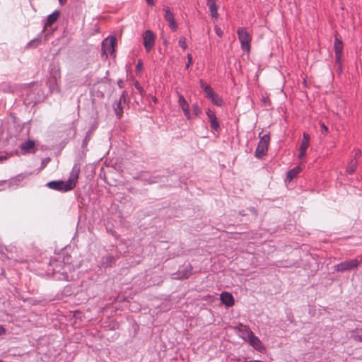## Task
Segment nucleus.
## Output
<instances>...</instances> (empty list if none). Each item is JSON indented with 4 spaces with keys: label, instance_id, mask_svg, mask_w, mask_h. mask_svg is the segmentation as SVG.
I'll list each match as a JSON object with an SVG mask.
<instances>
[{
    "label": "nucleus",
    "instance_id": "31",
    "mask_svg": "<svg viewBox=\"0 0 362 362\" xmlns=\"http://www.w3.org/2000/svg\"><path fill=\"white\" fill-rule=\"evenodd\" d=\"M178 44L183 49H187V45L186 43V38L185 37H181L179 39Z\"/></svg>",
    "mask_w": 362,
    "mask_h": 362
},
{
    "label": "nucleus",
    "instance_id": "32",
    "mask_svg": "<svg viewBox=\"0 0 362 362\" xmlns=\"http://www.w3.org/2000/svg\"><path fill=\"white\" fill-rule=\"evenodd\" d=\"M206 4L209 9L218 7L216 3V0H206Z\"/></svg>",
    "mask_w": 362,
    "mask_h": 362
},
{
    "label": "nucleus",
    "instance_id": "15",
    "mask_svg": "<svg viewBox=\"0 0 362 362\" xmlns=\"http://www.w3.org/2000/svg\"><path fill=\"white\" fill-rule=\"evenodd\" d=\"M237 329L240 332V337L245 341L250 336V332H253L248 327L243 324H240Z\"/></svg>",
    "mask_w": 362,
    "mask_h": 362
},
{
    "label": "nucleus",
    "instance_id": "23",
    "mask_svg": "<svg viewBox=\"0 0 362 362\" xmlns=\"http://www.w3.org/2000/svg\"><path fill=\"white\" fill-rule=\"evenodd\" d=\"M334 48L335 53H342L343 43L342 41L337 37L335 38Z\"/></svg>",
    "mask_w": 362,
    "mask_h": 362
},
{
    "label": "nucleus",
    "instance_id": "47",
    "mask_svg": "<svg viewBox=\"0 0 362 362\" xmlns=\"http://www.w3.org/2000/svg\"><path fill=\"white\" fill-rule=\"evenodd\" d=\"M146 3L150 5V6H153L154 5V0H146Z\"/></svg>",
    "mask_w": 362,
    "mask_h": 362
},
{
    "label": "nucleus",
    "instance_id": "10",
    "mask_svg": "<svg viewBox=\"0 0 362 362\" xmlns=\"http://www.w3.org/2000/svg\"><path fill=\"white\" fill-rule=\"evenodd\" d=\"M164 11V18L166 21L168 22V25L170 28L173 31H175L177 28V25L176 23V21L174 18V15L173 12L170 11V9L168 7H165L163 8Z\"/></svg>",
    "mask_w": 362,
    "mask_h": 362
},
{
    "label": "nucleus",
    "instance_id": "18",
    "mask_svg": "<svg viewBox=\"0 0 362 362\" xmlns=\"http://www.w3.org/2000/svg\"><path fill=\"white\" fill-rule=\"evenodd\" d=\"M208 99H209L214 105L218 107L222 106L223 103L222 98L216 93L209 96Z\"/></svg>",
    "mask_w": 362,
    "mask_h": 362
},
{
    "label": "nucleus",
    "instance_id": "25",
    "mask_svg": "<svg viewBox=\"0 0 362 362\" xmlns=\"http://www.w3.org/2000/svg\"><path fill=\"white\" fill-rule=\"evenodd\" d=\"M352 338L354 339V340L362 343V328L360 329H357L356 331V333L352 335Z\"/></svg>",
    "mask_w": 362,
    "mask_h": 362
},
{
    "label": "nucleus",
    "instance_id": "48",
    "mask_svg": "<svg viewBox=\"0 0 362 362\" xmlns=\"http://www.w3.org/2000/svg\"><path fill=\"white\" fill-rule=\"evenodd\" d=\"M6 330L4 327L0 326V335L4 334L5 333Z\"/></svg>",
    "mask_w": 362,
    "mask_h": 362
},
{
    "label": "nucleus",
    "instance_id": "17",
    "mask_svg": "<svg viewBox=\"0 0 362 362\" xmlns=\"http://www.w3.org/2000/svg\"><path fill=\"white\" fill-rule=\"evenodd\" d=\"M59 11H54L52 13L49 14L47 18V20L45 23V28L47 27V26H50L52 25L54 23H55L58 18H59Z\"/></svg>",
    "mask_w": 362,
    "mask_h": 362
},
{
    "label": "nucleus",
    "instance_id": "50",
    "mask_svg": "<svg viewBox=\"0 0 362 362\" xmlns=\"http://www.w3.org/2000/svg\"><path fill=\"white\" fill-rule=\"evenodd\" d=\"M250 211L252 213L255 214H256V213H257V211H256L255 209V208H253V207H252V208H250Z\"/></svg>",
    "mask_w": 362,
    "mask_h": 362
},
{
    "label": "nucleus",
    "instance_id": "34",
    "mask_svg": "<svg viewBox=\"0 0 362 362\" xmlns=\"http://www.w3.org/2000/svg\"><path fill=\"white\" fill-rule=\"evenodd\" d=\"M134 86L136 88V89L140 93V94L141 95H143L144 94V90L143 89V88L139 85V82L137 81H136L134 82Z\"/></svg>",
    "mask_w": 362,
    "mask_h": 362
},
{
    "label": "nucleus",
    "instance_id": "21",
    "mask_svg": "<svg viewBox=\"0 0 362 362\" xmlns=\"http://www.w3.org/2000/svg\"><path fill=\"white\" fill-rule=\"evenodd\" d=\"M113 108L117 117L120 118L123 114V107L122 106L121 101H117L115 103H114Z\"/></svg>",
    "mask_w": 362,
    "mask_h": 362
},
{
    "label": "nucleus",
    "instance_id": "12",
    "mask_svg": "<svg viewBox=\"0 0 362 362\" xmlns=\"http://www.w3.org/2000/svg\"><path fill=\"white\" fill-rule=\"evenodd\" d=\"M192 266L189 264L182 271L173 274V279L179 280L187 279L192 275Z\"/></svg>",
    "mask_w": 362,
    "mask_h": 362
},
{
    "label": "nucleus",
    "instance_id": "4",
    "mask_svg": "<svg viewBox=\"0 0 362 362\" xmlns=\"http://www.w3.org/2000/svg\"><path fill=\"white\" fill-rule=\"evenodd\" d=\"M270 141V137L269 134H264L258 142L257 146L255 152V156L257 158H262L267 155L268 151V146Z\"/></svg>",
    "mask_w": 362,
    "mask_h": 362
},
{
    "label": "nucleus",
    "instance_id": "7",
    "mask_svg": "<svg viewBox=\"0 0 362 362\" xmlns=\"http://www.w3.org/2000/svg\"><path fill=\"white\" fill-rule=\"evenodd\" d=\"M156 37L153 33L150 30H146L143 34V43L146 52H149L154 47Z\"/></svg>",
    "mask_w": 362,
    "mask_h": 362
},
{
    "label": "nucleus",
    "instance_id": "13",
    "mask_svg": "<svg viewBox=\"0 0 362 362\" xmlns=\"http://www.w3.org/2000/svg\"><path fill=\"white\" fill-rule=\"evenodd\" d=\"M116 39L112 37L110 40L106 39L102 43L103 49L107 54H112L115 52Z\"/></svg>",
    "mask_w": 362,
    "mask_h": 362
},
{
    "label": "nucleus",
    "instance_id": "6",
    "mask_svg": "<svg viewBox=\"0 0 362 362\" xmlns=\"http://www.w3.org/2000/svg\"><path fill=\"white\" fill-rule=\"evenodd\" d=\"M40 90V88L33 84L31 87L25 89L26 97L24 98V103L26 105H30L33 103H36L40 100V97L37 95Z\"/></svg>",
    "mask_w": 362,
    "mask_h": 362
},
{
    "label": "nucleus",
    "instance_id": "43",
    "mask_svg": "<svg viewBox=\"0 0 362 362\" xmlns=\"http://www.w3.org/2000/svg\"><path fill=\"white\" fill-rule=\"evenodd\" d=\"M299 150H300V152H299L298 158H302L305 156L306 150H303L302 148H300Z\"/></svg>",
    "mask_w": 362,
    "mask_h": 362
},
{
    "label": "nucleus",
    "instance_id": "38",
    "mask_svg": "<svg viewBox=\"0 0 362 362\" xmlns=\"http://www.w3.org/2000/svg\"><path fill=\"white\" fill-rule=\"evenodd\" d=\"M187 57V62L185 65V68L188 69L192 63V56L191 54H188Z\"/></svg>",
    "mask_w": 362,
    "mask_h": 362
},
{
    "label": "nucleus",
    "instance_id": "11",
    "mask_svg": "<svg viewBox=\"0 0 362 362\" xmlns=\"http://www.w3.org/2000/svg\"><path fill=\"white\" fill-rule=\"evenodd\" d=\"M206 114L209 118L211 129L215 132H218L220 129V124L218 121L215 112L211 109L208 108L206 111Z\"/></svg>",
    "mask_w": 362,
    "mask_h": 362
},
{
    "label": "nucleus",
    "instance_id": "16",
    "mask_svg": "<svg viewBox=\"0 0 362 362\" xmlns=\"http://www.w3.org/2000/svg\"><path fill=\"white\" fill-rule=\"evenodd\" d=\"M35 146V143L34 141L28 140L23 143H22L20 146L21 149L24 152V153H30L33 149H34Z\"/></svg>",
    "mask_w": 362,
    "mask_h": 362
},
{
    "label": "nucleus",
    "instance_id": "8",
    "mask_svg": "<svg viewBox=\"0 0 362 362\" xmlns=\"http://www.w3.org/2000/svg\"><path fill=\"white\" fill-rule=\"evenodd\" d=\"M48 271H52L53 274H60L63 276L62 279L66 280L69 279V272L66 271L65 266L63 262H57L51 266L49 262Z\"/></svg>",
    "mask_w": 362,
    "mask_h": 362
},
{
    "label": "nucleus",
    "instance_id": "45",
    "mask_svg": "<svg viewBox=\"0 0 362 362\" xmlns=\"http://www.w3.org/2000/svg\"><path fill=\"white\" fill-rule=\"evenodd\" d=\"M184 112V115H185V116L186 117V118L187 119H191V112H190L189 109L186 110V111H185V112Z\"/></svg>",
    "mask_w": 362,
    "mask_h": 362
},
{
    "label": "nucleus",
    "instance_id": "19",
    "mask_svg": "<svg viewBox=\"0 0 362 362\" xmlns=\"http://www.w3.org/2000/svg\"><path fill=\"white\" fill-rule=\"evenodd\" d=\"M178 104L183 112L189 109V106L184 96L178 93Z\"/></svg>",
    "mask_w": 362,
    "mask_h": 362
},
{
    "label": "nucleus",
    "instance_id": "35",
    "mask_svg": "<svg viewBox=\"0 0 362 362\" xmlns=\"http://www.w3.org/2000/svg\"><path fill=\"white\" fill-rule=\"evenodd\" d=\"M204 91V93L206 94V97L207 98L215 93L210 86H208V88H206V89Z\"/></svg>",
    "mask_w": 362,
    "mask_h": 362
},
{
    "label": "nucleus",
    "instance_id": "2",
    "mask_svg": "<svg viewBox=\"0 0 362 362\" xmlns=\"http://www.w3.org/2000/svg\"><path fill=\"white\" fill-rule=\"evenodd\" d=\"M57 262H63L65 266L66 271L69 273L74 269V264L72 262V257L67 253L66 250H62L61 252L57 254L54 257L50 259V265Z\"/></svg>",
    "mask_w": 362,
    "mask_h": 362
},
{
    "label": "nucleus",
    "instance_id": "26",
    "mask_svg": "<svg viewBox=\"0 0 362 362\" xmlns=\"http://www.w3.org/2000/svg\"><path fill=\"white\" fill-rule=\"evenodd\" d=\"M119 101H121L122 103H123L124 104L128 103L129 102V98L126 90L122 91Z\"/></svg>",
    "mask_w": 362,
    "mask_h": 362
},
{
    "label": "nucleus",
    "instance_id": "40",
    "mask_svg": "<svg viewBox=\"0 0 362 362\" xmlns=\"http://www.w3.org/2000/svg\"><path fill=\"white\" fill-rule=\"evenodd\" d=\"M214 30H215V33H216V34L218 37H222V35H223V30H221V28H219L218 26L216 25V26H215V28H214Z\"/></svg>",
    "mask_w": 362,
    "mask_h": 362
},
{
    "label": "nucleus",
    "instance_id": "20",
    "mask_svg": "<svg viewBox=\"0 0 362 362\" xmlns=\"http://www.w3.org/2000/svg\"><path fill=\"white\" fill-rule=\"evenodd\" d=\"M300 168L299 167L294 168L290 170L286 175V180L291 182L294 177H296L300 173Z\"/></svg>",
    "mask_w": 362,
    "mask_h": 362
},
{
    "label": "nucleus",
    "instance_id": "44",
    "mask_svg": "<svg viewBox=\"0 0 362 362\" xmlns=\"http://www.w3.org/2000/svg\"><path fill=\"white\" fill-rule=\"evenodd\" d=\"M361 155V151L360 149H357L355 151L354 158L357 160V158H359Z\"/></svg>",
    "mask_w": 362,
    "mask_h": 362
},
{
    "label": "nucleus",
    "instance_id": "5",
    "mask_svg": "<svg viewBox=\"0 0 362 362\" xmlns=\"http://www.w3.org/2000/svg\"><path fill=\"white\" fill-rule=\"evenodd\" d=\"M237 33L242 49L247 52H250L252 37L247 29L243 27L239 28L237 30Z\"/></svg>",
    "mask_w": 362,
    "mask_h": 362
},
{
    "label": "nucleus",
    "instance_id": "51",
    "mask_svg": "<svg viewBox=\"0 0 362 362\" xmlns=\"http://www.w3.org/2000/svg\"><path fill=\"white\" fill-rule=\"evenodd\" d=\"M245 362H262L261 361L254 360V361H246Z\"/></svg>",
    "mask_w": 362,
    "mask_h": 362
},
{
    "label": "nucleus",
    "instance_id": "3",
    "mask_svg": "<svg viewBox=\"0 0 362 362\" xmlns=\"http://www.w3.org/2000/svg\"><path fill=\"white\" fill-rule=\"evenodd\" d=\"M362 262V255L353 259L346 260L334 266L336 272H344L356 269Z\"/></svg>",
    "mask_w": 362,
    "mask_h": 362
},
{
    "label": "nucleus",
    "instance_id": "30",
    "mask_svg": "<svg viewBox=\"0 0 362 362\" xmlns=\"http://www.w3.org/2000/svg\"><path fill=\"white\" fill-rule=\"evenodd\" d=\"M114 257L112 255H107L104 257V264H105V267H109L114 261Z\"/></svg>",
    "mask_w": 362,
    "mask_h": 362
},
{
    "label": "nucleus",
    "instance_id": "41",
    "mask_svg": "<svg viewBox=\"0 0 362 362\" xmlns=\"http://www.w3.org/2000/svg\"><path fill=\"white\" fill-rule=\"evenodd\" d=\"M199 85H200V87L203 90H205L206 89V88H208V86H209L208 84H206L202 79H201L199 81Z\"/></svg>",
    "mask_w": 362,
    "mask_h": 362
},
{
    "label": "nucleus",
    "instance_id": "27",
    "mask_svg": "<svg viewBox=\"0 0 362 362\" xmlns=\"http://www.w3.org/2000/svg\"><path fill=\"white\" fill-rule=\"evenodd\" d=\"M192 111H193V114L196 116V117H199L200 115L202 114V110L201 108L199 107L198 104L197 103H194L192 105Z\"/></svg>",
    "mask_w": 362,
    "mask_h": 362
},
{
    "label": "nucleus",
    "instance_id": "39",
    "mask_svg": "<svg viewBox=\"0 0 362 362\" xmlns=\"http://www.w3.org/2000/svg\"><path fill=\"white\" fill-rule=\"evenodd\" d=\"M321 133L326 134L328 132V127L323 122H320Z\"/></svg>",
    "mask_w": 362,
    "mask_h": 362
},
{
    "label": "nucleus",
    "instance_id": "1",
    "mask_svg": "<svg viewBox=\"0 0 362 362\" xmlns=\"http://www.w3.org/2000/svg\"><path fill=\"white\" fill-rule=\"evenodd\" d=\"M81 172V165L75 163L70 173L69 179L66 181H51L47 183V186L52 189L60 192H68L76 187L77 180Z\"/></svg>",
    "mask_w": 362,
    "mask_h": 362
},
{
    "label": "nucleus",
    "instance_id": "37",
    "mask_svg": "<svg viewBox=\"0 0 362 362\" xmlns=\"http://www.w3.org/2000/svg\"><path fill=\"white\" fill-rule=\"evenodd\" d=\"M143 69V62L141 59H139L137 62V64L136 65V72H141Z\"/></svg>",
    "mask_w": 362,
    "mask_h": 362
},
{
    "label": "nucleus",
    "instance_id": "36",
    "mask_svg": "<svg viewBox=\"0 0 362 362\" xmlns=\"http://www.w3.org/2000/svg\"><path fill=\"white\" fill-rule=\"evenodd\" d=\"M341 54L342 53H335L336 63L341 67Z\"/></svg>",
    "mask_w": 362,
    "mask_h": 362
},
{
    "label": "nucleus",
    "instance_id": "9",
    "mask_svg": "<svg viewBox=\"0 0 362 362\" xmlns=\"http://www.w3.org/2000/svg\"><path fill=\"white\" fill-rule=\"evenodd\" d=\"M250 336L245 340L247 341L255 349L262 352L265 350L260 339L255 335L253 332H250Z\"/></svg>",
    "mask_w": 362,
    "mask_h": 362
},
{
    "label": "nucleus",
    "instance_id": "53",
    "mask_svg": "<svg viewBox=\"0 0 362 362\" xmlns=\"http://www.w3.org/2000/svg\"><path fill=\"white\" fill-rule=\"evenodd\" d=\"M153 102H154L155 103H157L158 100H157V98H156V97H155V98H153Z\"/></svg>",
    "mask_w": 362,
    "mask_h": 362
},
{
    "label": "nucleus",
    "instance_id": "14",
    "mask_svg": "<svg viewBox=\"0 0 362 362\" xmlns=\"http://www.w3.org/2000/svg\"><path fill=\"white\" fill-rule=\"evenodd\" d=\"M221 302L228 307H230L234 305V298L231 293L228 292H223L220 296Z\"/></svg>",
    "mask_w": 362,
    "mask_h": 362
},
{
    "label": "nucleus",
    "instance_id": "46",
    "mask_svg": "<svg viewBox=\"0 0 362 362\" xmlns=\"http://www.w3.org/2000/svg\"><path fill=\"white\" fill-rule=\"evenodd\" d=\"M117 86H119V88H123V86H124V82H123V81H122V80H121V79H119V80L117 81Z\"/></svg>",
    "mask_w": 362,
    "mask_h": 362
},
{
    "label": "nucleus",
    "instance_id": "54",
    "mask_svg": "<svg viewBox=\"0 0 362 362\" xmlns=\"http://www.w3.org/2000/svg\"><path fill=\"white\" fill-rule=\"evenodd\" d=\"M240 215H243V216H244V215H245V214H243L242 212H240Z\"/></svg>",
    "mask_w": 362,
    "mask_h": 362
},
{
    "label": "nucleus",
    "instance_id": "24",
    "mask_svg": "<svg viewBox=\"0 0 362 362\" xmlns=\"http://www.w3.org/2000/svg\"><path fill=\"white\" fill-rule=\"evenodd\" d=\"M357 164V160L356 159H352L346 168V172L349 174H353L356 169Z\"/></svg>",
    "mask_w": 362,
    "mask_h": 362
},
{
    "label": "nucleus",
    "instance_id": "52",
    "mask_svg": "<svg viewBox=\"0 0 362 362\" xmlns=\"http://www.w3.org/2000/svg\"><path fill=\"white\" fill-rule=\"evenodd\" d=\"M6 157L1 156V157H0V162H1V161H3V160H6Z\"/></svg>",
    "mask_w": 362,
    "mask_h": 362
},
{
    "label": "nucleus",
    "instance_id": "28",
    "mask_svg": "<svg viewBox=\"0 0 362 362\" xmlns=\"http://www.w3.org/2000/svg\"><path fill=\"white\" fill-rule=\"evenodd\" d=\"M92 131L93 129H90L87 134H86V136H85L83 141V144H82V147L84 148L87 146L88 141H90V135L92 134Z\"/></svg>",
    "mask_w": 362,
    "mask_h": 362
},
{
    "label": "nucleus",
    "instance_id": "29",
    "mask_svg": "<svg viewBox=\"0 0 362 362\" xmlns=\"http://www.w3.org/2000/svg\"><path fill=\"white\" fill-rule=\"evenodd\" d=\"M40 41H41V37H38L37 38H35V39L32 40L28 43V45L30 46V47H37V45H39Z\"/></svg>",
    "mask_w": 362,
    "mask_h": 362
},
{
    "label": "nucleus",
    "instance_id": "42",
    "mask_svg": "<svg viewBox=\"0 0 362 362\" xmlns=\"http://www.w3.org/2000/svg\"><path fill=\"white\" fill-rule=\"evenodd\" d=\"M49 83H52L53 86H57V79L55 77H53L49 80ZM54 88L52 86H50V89L53 90Z\"/></svg>",
    "mask_w": 362,
    "mask_h": 362
},
{
    "label": "nucleus",
    "instance_id": "33",
    "mask_svg": "<svg viewBox=\"0 0 362 362\" xmlns=\"http://www.w3.org/2000/svg\"><path fill=\"white\" fill-rule=\"evenodd\" d=\"M209 11L211 12V16L212 18H218V7L210 8Z\"/></svg>",
    "mask_w": 362,
    "mask_h": 362
},
{
    "label": "nucleus",
    "instance_id": "22",
    "mask_svg": "<svg viewBox=\"0 0 362 362\" xmlns=\"http://www.w3.org/2000/svg\"><path fill=\"white\" fill-rule=\"evenodd\" d=\"M309 145H310V136L307 133H303V140L301 141L300 148H302L303 150H307Z\"/></svg>",
    "mask_w": 362,
    "mask_h": 362
},
{
    "label": "nucleus",
    "instance_id": "49",
    "mask_svg": "<svg viewBox=\"0 0 362 362\" xmlns=\"http://www.w3.org/2000/svg\"><path fill=\"white\" fill-rule=\"evenodd\" d=\"M67 0H59V3L61 4V5H64L65 4V3L66 2Z\"/></svg>",
    "mask_w": 362,
    "mask_h": 362
}]
</instances>
